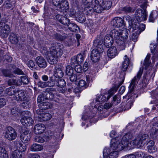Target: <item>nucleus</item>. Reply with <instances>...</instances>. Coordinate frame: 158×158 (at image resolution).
Masks as SVG:
<instances>
[{"mask_svg": "<svg viewBox=\"0 0 158 158\" xmlns=\"http://www.w3.org/2000/svg\"><path fill=\"white\" fill-rule=\"evenodd\" d=\"M133 137L131 133L128 132L125 134L121 139L126 147L133 148L135 147L141 148L143 147L148 139V135L147 134L142 135L135 138L133 140L129 142V140Z\"/></svg>", "mask_w": 158, "mask_h": 158, "instance_id": "1", "label": "nucleus"}, {"mask_svg": "<svg viewBox=\"0 0 158 158\" xmlns=\"http://www.w3.org/2000/svg\"><path fill=\"white\" fill-rule=\"evenodd\" d=\"M103 37L101 36L94 40V46L95 48L92 50L90 55L93 62H96L99 60L101 54L103 52Z\"/></svg>", "mask_w": 158, "mask_h": 158, "instance_id": "2", "label": "nucleus"}, {"mask_svg": "<svg viewBox=\"0 0 158 158\" xmlns=\"http://www.w3.org/2000/svg\"><path fill=\"white\" fill-rule=\"evenodd\" d=\"M63 50L60 45H52L50 48V53L48 57L49 63L52 64H56L58 58L62 55Z\"/></svg>", "mask_w": 158, "mask_h": 158, "instance_id": "3", "label": "nucleus"}, {"mask_svg": "<svg viewBox=\"0 0 158 158\" xmlns=\"http://www.w3.org/2000/svg\"><path fill=\"white\" fill-rule=\"evenodd\" d=\"M127 145L123 143L121 137H118L112 139L110 148L112 150L118 152L123 150L124 148L126 147Z\"/></svg>", "mask_w": 158, "mask_h": 158, "instance_id": "4", "label": "nucleus"}, {"mask_svg": "<svg viewBox=\"0 0 158 158\" xmlns=\"http://www.w3.org/2000/svg\"><path fill=\"white\" fill-rule=\"evenodd\" d=\"M53 4L56 7V9L58 11L66 12L68 9L69 4L65 0H52Z\"/></svg>", "mask_w": 158, "mask_h": 158, "instance_id": "5", "label": "nucleus"}, {"mask_svg": "<svg viewBox=\"0 0 158 158\" xmlns=\"http://www.w3.org/2000/svg\"><path fill=\"white\" fill-rule=\"evenodd\" d=\"M120 32L116 29H113L111 31L110 35L118 44V48L120 50H123L125 49V46L123 41H121L120 39Z\"/></svg>", "mask_w": 158, "mask_h": 158, "instance_id": "6", "label": "nucleus"}, {"mask_svg": "<svg viewBox=\"0 0 158 158\" xmlns=\"http://www.w3.org/2000/svg\"><path fill=\"white\" fill-rule=\"evenodd\" d=\"M15 67V65L12 64H9L6 66V69L1 68L0 71L3 75L5 77H15L13 73L12 69Z\"/></svg>", "mask_w": 158, "mask_h": 158, "instance_id": "7", "label": "nucleus"}, {"mask_svg": "<svg viewBox=\"0 0 158 158\" xmlns=\"http://www.w3.org/2000/svg\"><path fill=\"white\" fill-rule=\"evenodd\" d=\"M17 134L15 130L12 127H8L5 134V137L10 141L15 139L17 137Z\"/></svg>", "mask_w": 158, "mask_h": 158, "instance_id": "8", "label": "nucleus"}, {"mask_svg": "<svg viewBox=\"0 0 158 158\" xmlns=\"http://www.w3.org/2000/svg\"><path fill=\"white\" fill-rule=\"evenodd\" d=\"M143 69H140L136 76L134 77L132 80L129 86V92L130 93L132 92L135 86L138 83L139 80L141 78L143 73Z\"/></svg>", "mask_w": 158, "mask_h": 158, "instance_id": "9", "label": "nucleus"}, {"mask_svg": "<svg viewBox=\"0 0 158 158\" xmlns=\"http://www.w3.org/2000/svg\"><path fill=\"white\" fill-rule=\"evenodd\" d=\"M146 9L143 11L140 9H137L135 13V17L138 22L146 20L147 17V12Z\"/></svg>", "mask_w": 158, "mask_h": 158, "instance_id": "10", "label": "nucleus"}, {"mask_svg": "<svg viewBox=\"0 0 158 158\" xmlns=\"http://www.w3.org/2000/svg\"><path fill=\"white\" fill-rule=\"evenodd\" d=\"M9 26L3 22H0V35L2 38L7 37L10 32Z\"/></svg>", "mask_w": 158, "mask_h": 158, "instance_id": "11", "label": "nucleus"}, {"mask_svg": "<svg viewBox=\"0 0 158 158\" xmlns=\"http://www.w3.org/2000/svg\"><path fill=\"white\" fill-rule=\"evenodd\" d=\"M125 74L124 73H122L121 74L120 77V80L118 81L120 82L119 85H118V87L115 86L113 87L110 89L108 91L109 95H107L106 99L108 100L113 94L117 91L118 88L121 85L123 82L124 80Z\"/></svg>", "mask_w": 158, "mask_h": 158, "instance_id": "12", "label": "nucleus"}, {"mask_svg": "<svg viewBox=\"0 0 158 158\" xmlns=\"http://www.w3.org/2000/svg\"><path fill=\"white\" fill-rule=\"evenodd\" d=\"M16 100L18 101H22L29 98L26 92L23 89H18L15 95Z\"/></svg>", "mask_w": 158, "mask_h": 158, "instance_id": "13", "label": "nucleus"}, {"mask_svg": "<svg viewBox=\"0 0 158 158\" xmlns=\"http://www.w3.org/2000/svg\"><path fill=\"white\" fill-rule=\"evenodd\" d=\"M104 154L107 156V158H116L118 156V152L108 148L103 151Z\"/></svg>", "mask_w": 158, "mask_h": 158, "instance_id": "14", "label": "nucleus"}, {"mask_svg": "<svg viewBox=\"0 0 158 158\" xmlns=\"http://www.w3.org/2000/svg\"><path fill=\"white\" fill-rule=\"evenodd\" d=\"M124 21L119 17H115L111 21V24L114 27H120L123 26Z\"/></svg>", "mask_w": 158, "mask_h": 158, "instance_id": "15", "label": "nucleus"}, {"mask_svg": "<svg viewBox=\"0 0 158 158\" xmlns=\"http://www.w3.org/2000/svg\"><path fill=\"white\" fill-rule=\"evenodd\" d=\"M94 2L96 5L94 6V11L97 13H101L103 10L102 5L104 3V0H95Z\"/></svg>", "mask_w": 158, "mask_h": 158, "instance_id": "16", "label": "nucleus"}, {"mask_svg": "<svg viewBox=\"0 0 158 158\" xmlns=\"http://www.w3.org/2000/svg\"><path fill=\"white\" fill-rule=\"evenodd\" d=\"M20 122L23 125L25 126H30L34 122L31 118L25 116L22 117Z\"/></svg>", "mask_w": 158, "mask_h": 158, "instance_id": "17", "label": "nucleus"}, {"mask_svg": "<svg viewBox=\"0 0 158 158\" xmlns=\"http://www.w3.org/2000/svg\"><path fill=\"white\" fill-rule=\"evenodd\" d=\"M35 61L37 65L40 68H45L47 65L46 60L42 56H38L35 59Z\"/></svg>", "mask_w": 158, "mask_h": 158, "instance_id": "18", "label": "nucleus"}, {"mask_svg": "<svg viewBox=\"0 0 158 158\" xmlns=\"http://www.w3.org/2000/svg\"><path fill=\"white\" fill-rule=\"evenodd\" d=\"M45 127L43 124L39 123L36 124L34 127V132L36 134H40L45 131Z\"/></svg>", "mask_w": 158, "mask_h": 158, "instance_id": "19", "label": "nucleus"}, {"mask_svg": "<svg viewBox=\"0 0 158 158\" xmlns=\"http://www.w3.org/2000/svg\"><path fill=\"white\" fill-rule=\"evenodd\" d=\"M29 131H25L22 133L20 136L21 140L24 143H27L30 140L31 136L29 134Z\"/></svg>", "mask_w": 158, "mask_h": 158, "instance_id": "20", "label": "nucleus"}, {"mask_svg": "<svg viewBox=\"0 0 158 158\" xmlns=\"http://www.w3.org/2000/svg\"><path fill=\"white\" fill-rule=\"evenodd\" d=\"M118 52L116 47L113 46L109 48L107 51V56L111 58L115 57L118 54Z\"/></svg>", "mask_w": 158, "mask_h": 158, "instance_id": "21", "label": "nucleus"}, {"mask_svg": "<svg viewBox=\"0 0 158 158\" xmlns=\"http://www.w3.org/2000/svg\"><path fill=\"white\" fill-rule=\"evenodd\" d=\"M113 39L110 35H106L104 39V45L107 47H109L112 45L113 43Z\"/></svg>", "mask_w": 158, "mask_h": 158, "instance_id": "22", "label": "nucleus"}, {"mask_svg": "<svg viewBox=\"0 0 158 158\" xmlns=\"http://www.w3.org/2000/svg\"><path fill=\"white\" fill-rule=\"evenodd\" d=\"M64 73L62 69L59 67H56L54 76L56 78H60L62 77Z\"/></svg>", "mask_w": 158, "mask_h": 158, "instance_id": "23", "label": "nucleus"}, {"mask_svg": "<svg viewBox=\"0 0 158 158\" xmlns=\"http://www.w3.org/2000/svg\"><path fill=\"white\" fill-rule=\"evenodd\" d=\"M129 35V31L127 29H124L120 32V39L123 41L125 46V42L127 40Z\"/></svg>", "mask_w": 158, "mask_h": 158, "instance_id": "24", "label": "nucleus"}, {"mask_svg": "<svg viewBox=\"0 0 158 158\" xmlns=\"http://www.w3.org/2000/svg\"><path fill=\"white\" fill-rule=\"evenodd\" d=\"M54 76L49 77V81L47 82L48 87H53L56 85L57 79Z\"/></svg>", "mask_w": 158, "mask_h": 158, "instance_id": "25", "label": "nucleus"}, {"mask_svg": "<svg viewBox=\"0 0 158 158\" xmlns=\"http://www.w3.org/2000/svg\"><path fill=\"white\" fill-rule=\"evenodd\" d=\"M11 158H24V156L21 152L16 150L13 152Z\"/></svg>", "mask_w": 158, "mask_h": 158, "instance_id": "26", "label": "nucleus"}, {"mask_svg": "<svg viewBox=\"0 0 158 158\" xmlns=\"http://www.w3.org/2000/svg\"><path fill=\"white\" fill-rule=\"evenodd\" d=\"M40 109L41 110H45L51 108L52 105L48 102H44L40 103L38 105Z\"/></svg>", "mask_w": 158, "mask_h": 158, "instance_id": "27", "label": "nucleus"}, {"mask_svg": "<svg viewBox=\"0 0 158 158\" xmlns=\"http://www.w3.org/2000/svg\"><path fill=\"white\" fill-rule=\"evenodd\" d=\"M18 89L15 88L14 86H11L6 89V92L9 95L11 96L15 95V96Z\"/></svg>", "mask_w": 158, "mask_h": 158, "instance_id": "28", "label": "nucleus"}, {"mask_svg": "<svg viewBox=\"0 0 158 158\" xmlns=\"http://www.w3.org/2000/svg\"><path fill=\"white\" fill-rule=\"evenodd\" d=\"M124 61L123 63L122 70L123 71H125L129 64L130 60L128 57H127V55H125L124 57Z\"/></svg>", "mask_w": 158, "mask_h": 158, "instance_id": "29", "label": "nucleus"}, {"mask_svg": "<svg viewBox=\"0 0 158 158\" xmlns=\"http://www.w3.org/2000/svg\"><path fill=\"white\" fill-rule=\"evenodd\" d=\"M43 148L42 146L37 144L34 143L30 147V150L31 151H41Z\"/></svg>", "mask_w": 158, "mask_h": 158, "instance_id": "30", "label": "nucleus"}, {"mask_svg": "<svg viewBox=\"0 0 158 158\" xmlns=\"http://www.w3.org/2000/svg\"><path fill=\"white\" fill-rule=\"evenodd\" d=\"M45 92H44V96L46 100H52L54 98V95L53 93L47 91L45 90Z\"/></svg>", "mask_w": 158, "mask_h": 158, "instance_id": "31", "label": "nucleus"}, {"mask_svg": "<svg viewBox=\"0 0 158 158\" xmlns=\"http://www.w3.org/2000/svg\"><path fill=\"white\" fill-rule=\"evenodd\" d=\"M38 117L42 121H45L49 120L51 118V115L48 113H42L41 115L38 116Z\"/></svg>", "mask_w": 158, "mask_h": 158, "instance_id": "32", "label": "nucleus"}, {"mask_svg": "<svg viewBox=\"0 0 158 158\" xmlns=\"http://www.w3.org/2000/svg\"><path fill=\"white\" fill-rule=\"evenodd\" d=\"M8 84L9 85H21V83L19 80H16L14 78H11L8 81Z\"/></svg>", "mask_w": 158, "mask_h": 158, "instance_id": "33", "label": "nucleus"}, {"mask_svg": "<svg viewBox=\"0 0 158 158\" xmlns=\"http://www.w3.org/2000/svg\"><path fill=\"white\" fill-rule=\"evenodd\" d=\"M9 39L10 42L13 44H16L18 42V39L17 35L13 33L10 34Z\"/></svg>", "mask_w": 158, "mask_h": 158, "instance_id": "34", "label": "nucleus"}, {"mask_svg": "<svg viewBox=\"0 0 158 158\" xmlns=\"http://www.w3.org/2000/svg\"><path fill=\"white\" fill-rule=\"evenodd\" d=\"M134 102V100L133 99H132L131 98L128 99L126 103L125 104L124 107L123 108L124 110H127L130 109L133 105Z\"/></svg>", "mask_w": 158, "mask_h": 158, "instance_id": "35", "label": "nucleus"}, {"mask_svg": "<svg viewBox=\"0 0 158 158\" xmlns=\"http://www.w3.org/2000/svg\"><path fill=\"white\" fill-rule=\"evenodd\" d=\"M67 26L71 31L75 32H77L79 29V27L76 24L72 23H70Z\"/></svg>", "mask_w": 158, "mask_h": 158, "instance_id": "36", "label": "nucleus"}, {"mask_svg": "<svg viewBox=\"0 0 158 158\" xmlns=\"http://www.w3.org/2000/svg\"><path fill=\"white\" fill-rule=\"evenodd\" d=\"M52 36L55 39L60 41L63 40L66 38V36L65 35H62L56 32L52 34Z\"/></svg>", "mask_w": 158, "mask_h": 158, "instance_id": "37", "label": "nucleus"}, {"mask_svg": "<svg viewBox=\"0 0 158 158\" xmlns=\"http://www.w3.org/2000/svg\"><path fill=\"white\" fill-rule=\"evenodd\" d=\"M0 157L1 158H9L8 155L5 148L0 147Z\"/></svg>", "mask_w": 158, "mask_h": 158, "instance_id": "38", "label": "nucleus"}, {"mask_svg": "<svg viewBox=\"0 0 158 158\" xmlns=\"http://www.w3.org/2000/svg\"><path fill=\"white\" fill-rule=\"evenodd\" d=\"M30 98H28L26 99V100H23V102L22 103L21 105V107H22L24 109H27L30 107Z\"/></svg>", "mask_w": 158, "mask_h": 158, "instance_id": "39", "label": "nucleus"}, {"mask_svg": "<svg viewBox=\"0 0 158 158\" xmlns=\"http://www.w3.org/2000/svg\"><path fill=\"white\" fill-rule=\"evenodd\" d=\"M121 10L126 13H133L135 10L134 8H132L129 6L122 7Z\"/></svg>", "mask_w": 158, "mask_h": 158, "instance_id": "40", "label": "nucleus"}, {"mask_svg": "<svg viewBox=\"0 0 158 158\" xmlns=\"http://www.w3.org/2000/svg\"><path fill=\"white\" fill-rule=\"evenodd\" d=\"M150 57L151 55L150 54H148L144 60L143 64L145 66V69H147L148 68L151 64V61L150 60Z\"/></svg>", "mask_w": 158, "mask_h": 158, "instance_id": "41", "label": "nucleus"}, {"mask_svg": "<svg viewBox=\"0 0 158 158\" xmlns=\"http://www.w3.org/2000/svg\"><path fill=\"white\" fill-rule=\"evenodd\" d=\"M106 97L103 95H97L96 99V101L99 103H102L106 101Z\"/></svg>", "mask_w": 158, "mask_h": 158, "instance_id": "42", "label": "nucleus"}, {"mask_svg": "<svg viewBox=\"0 0 158 158\" xmlns=\"http://www.w3.org/2000/svg\"><path fill=\"white\" fill-rule=\"evenodd\" d=\"M102 5L103 10H107L111 7L112 5V2L110 1H108L106 2L104 1V3Z\"/></svg>", "mask_w": 158, "mask_h": 158, "instance_id": "43", "label": "nucleus"}, {"mask_svg": "<svg viewBox=\"0 0 158 158\" xmlns=\"http://www.w3.org/2000/svg\"><path fill=\"white\" fill-rule=\"evenodd\" d=\"M66 82L64 79H57L56 86L62 88L65 85Z\"/></svg>", "mask_w": 158, "mask_h": 158, "instance_id": "44", "label": "nucleus"}, {"mask_svg": "<svg viewBox=\"0 0 158 158\" xmlns=\"http://www.w3.org/2000/svg\"><path fill=\"white\" fill-rule=\"evenodd\" d=\"M157 131V130L154 128V127H151V128L149 131V133H150V136L153 139H154L156 137Z\"/></svg>", "mask_w": 158, "mask_h": 158, "instance_id": "45", "label": "nucleus"}, {"mask_svg": "<svg viewBox=\"0 0 158 158\" xmlns=\"http://www.w3.org/2000/svg\"><path fill=\"white\" fill-rule=\"evenodd\" d=\"M121 98L119 95H115L113 98L112 103L116 105L118 104L121 102Z\"/></svg>", "mask_w": 158, "mask_h": 158, "instance_id": "46", "label": "nucleus"}, {"mask_svg": "<svg viewBox=\"0 0 158 158\" xmlns=\"http://www.w3.org/2000/svg\"><path fill=\"white\" fill-rule=\"evenodd\" d=\"M12 72L13 74H15L18 75H23L24 74V72L20 69L17 68L16 66L15 68L13 69Z\"/></svg>", "mask_w": 158, "mask_h": 158, "instance_id": "47", "label": "nucleus"}, {"mask_svg": "<svg viewBox=\"0 0 158 158\" xmlns=\"http://www.w3.org/2000/svg\"><path fill=\"white\" fill-rule=\"evenodd\" d=\"M21 83V85L23 83L24 85H27L28 84L29 81L26 76H22L20 77V79H19Z\"/></svg>", "mask_w": 158, "mask_h": 158, "instance_id": "48", "label": "nucleus"}, {"mask_svg": "<svg viewBox=\"0 0 158 158\" xmlns=\"http://www.w3.org/2000/svg\"><path fill=\"white\" fill-rule=\"evenodd\" d=\"M136 1L137 3L142 4L140 6L143 9H146L147 7V3L146 0H137Z\"/></svg>", "mask_w": 158, "mask_h": 158, "instance_id": "49", "label": "nucleus"}, {"mask_svg": "<svg viewBox=\"0 0 158 158\" xmlns=\"http://www.w3.org/2000/svg\"><path fill=\"white\" fill-rule=\"evenodd\" d=\"M66 73L68 75H71L73 73V69L70 65H68L66 67Z\"/></svg>", "mask_w": 158, "mask_h": 158, "instance_id": "50", "label": "nucleus"}, {"mask_svg": "<svg viewBox=\"0 0 158 158\" xmlns=\"http://www.w3.org/2000/svg\"><path fill=\"white\" fill-rule=\"evenodd\" d=\"M76 57L78 64H81L83 62L84 60V57L82 54H78Z\"/></svg>", "mask_w": 158, "mask_h": 158, "instance_id": "51", "label": "nucleus"}, {"mask_svg": "<svg viewBox=\"0 0 158 158\" xmlns=\"http://www.w3.org/2000/svg\"><path fill=\"white\" fill-rule=\"evenodd\" d=\"M78 85L80 87H83L84 88H85L87 86L86 81L83 80H81L79 81L78 84Z\"/></svg>", "mask_w": 158, "mask_h": 158, "instance_id": "52", "label": "nucleus"}, {"mask_svg": "<svg viewBox=\"0 0 158 158\" xmlns=\"http://www.w3.org/2000/svg\"><path fill=\"white\" fill-rule=\"evenodd\" d=\"M37 85L38 87L42 88H44L48 86L47 82H44L41 81H40L38 82Z\"/></svg>", "mask_w": 158, "mask_h": 158, "instance_id": "53", "label": "nucleus"}, {"mask_svg": "<svg viewBox=\"0 0 158 158\" xmlns=\"http://www.w3.org/2000/svg\"><path fill=\"white\" fill-rule=\"evenodd\" d=\"M69 21V19L64 16L60 23L64 25L68 26V25L70 23Z\"/></svg>", "mask_w": 158, "mask_h": 158, "instance_id": "54", "label": "nucleus"}, {"mask_svg": "<svg viewBox=\"0 0 158 158\" xmlns=\"http://www.w3.org/2000/svg\"><path fill=\"white\" fill-rule=\"evenodd\" d=\"M145 27V24H139L138 29L136 31L139 34H140L142 31L144 30Z\"/></svg>", "mask_w": 158, "mask_h": 158, "instance_id": "55", "label": "nucleus"}, {"mask_svg": "<svg viewBox=\"0 0 158 158\" xmlns=\"http://www.w3.org/2000/svg\"><path fill=\"white\" fill-rule=\"evenodd\" d=\"M44 100H46V99H45L44 96V93L43 92L38 96L37 101L38 102L40 103L42 102Z\"/></svg>", "mask_w": 158, "mask_h": 158, "instance_id": "56", "label": "nucleus"}, {"mask_svg": "<svg viewBox=\"0 0 158 158\" xmlns=\"http://www.w3.org/2000/svg\"><path fill=\"white\" fill-rule=\"evenodd\" d=\"M34 141L39 143H43L44 140L42 137L37 135L34 138Z\"/></svg>", "mask_w": 158, "mask_h": 158, "instance_id": "57", "label": "nucleus"}, {"mask_svg": "<svg viewBox=\"0 0 158 158\" xmlns=\"http://www.w3.org/2000/svg\"><path fill=\"white\" fill-rule=\"evenodd\" d=\"M20 109L16 106L14 107L11 110V112L13 115L18 114V113H20Z\"/></svg>", "mask_w": 158, "mask_h": 158, "instance_id": "58", "label": "nucleus"}, {"mask_svg": "<svg viewBox=\"0 0 158 158\" xmlns=\"http://www.w3.org/2000/svg\"><path fill=\"white\" fill-rule=\"evenodd\" d=\"M138 33L136 31L135 33H133L131 35V39L132 40L135 42L137 40L138 36L139 35Z\"/></svg>", "mask_w": 158, "mask_h": 158, "instance_id": "59", "label": "nucleus"}, {"mask_svg": "<svg viewBox=\"0 0 158 158\" xmlns=\"http://www.w3.org/2000/svg\"><path fill=\"white\" fill-rule=\"evenodd\" d=\"M148 151L150 153H153L157 151V148L155 146L147 147Z\"/></svg>", "mask_w": 158, "mask_h": 158, "instance_id": "60", "label": "nucleus"}, {"mask_svg": "<svg viewBox=\"0 0 158 158\" xmlns=\"http://www.w3.org/2000/svg\"><path fill=\"white\" fill-rule=\"evenodd\" d=\"M69 78L71 81L73 82L76 81L77 76L76 74L73 73V74H71V75H69Z\"/></svg>", "mask_w": 158, "mask_h": 158, "instance_id": "61", "label": "nucleus"}, {"mask_svg": "<svg viewBox=\"0 0 158 158\" xmlns=\"http://www.w3.org/2000/svg\"><path fill=\"white\" fill-rule=\"evenodd\" d=\"M136 157L138 158H143L144 157L145 154L144 153L141 151H139L135 153V155Z\"/></svg>", "mask_w": 158, "mask_h": 158, "instance_id": "62", "label": "nucleus"}, {"mask_svg": "<svg viewBox=\"0 0 158 158\" xmlns=\"http://www.w3.org/2000/svg\"><path fill=\"white\" fill-rule=\"evenodd\" d=\"M75 70L77 73H82V68L81 65H79L75 67Z\"/></svg>", "mask_w": 158, "mask_h": 158, "instance_id": "63", "label": "nucleus"}, {"mask_svg": "<svg viewBox=\"0 0 158 158\" xmlns=\"http://www.w3.org/2000/svg\"><path fill=\"white\" fill-rule=\"evenodd\" d=\"M29 158H40V156L36 153H30L28 154Z\"/></svg>", "mask_w": 158, "mask_h": 158, "instance_id": "64", "label": "nucleus"}]
</instances>
